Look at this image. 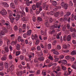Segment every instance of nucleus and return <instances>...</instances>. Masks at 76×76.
<instances>
[{
    "instance_id": "1",
    "label": "nucleus",
    "mask_w": 76,
    "mask_h": 76,
    "mask_svg": "<svg viewBox=\"0 0 76 76\" xmlns=\"http://www.w3.org/2000/svg\"><path fill=\"white\" fill-rule=\"evenodd\" d=\"M2 31L0 33V38H1L3 37L2 36L4 35V33H6L7 32L6 28L4 27H2Z\"/></svg>"
},
{
    "instance_id": "2",
    "label": "nucleus",
    "mask_w": 76,
    "mask_h": 76,
    "mask_svg": "<svg viewBox=\"0 0 76 76\" xmlns=\"http://www.w3.org/2000/svg\"><path fill=\"white\" fill-rule=\"evenodd\" d=\"M61 6L62 7H64V9L66 10L67 9V7H68V5L66 4H65L64 2H62L61 4Z\"/></svg>"
},
{
    "instance_id": "3",
    "label": "nucleus",
    "mask_w": 76,
    "mask_h": 76,
    "mask_svg": "<svg viewBox=\"0 0 76 76\" xmlns=\"http://www.w3.org/2000/svg\"><path fill=\"white\" fill-rule=\"evenodd\" d=\"M9 18L11 22L12 23L14 22V20L15 19V18L13 17L12 14L9 15Z\"/></svg>"
},
{
    "instance_id": "4",
    "label": "nucleus",
    "mask_w": 76,
    "mask_h": 76,
    "mask_svg": "<svg viewBox=\"0 0 76 76\" xmlns=\"http://www.w3.org/2000/svg\"><path fill=\"white\" fill-rule=\"evenodd\" d=\"M15 69V66L12 64H10L9 69L10 72H12Z\"/></svg>"
},
{
    "instance_id": "5",
    "label": "nucleus",
    "mask_w": 76,
    "mask_h": 76,
    "mask_svg": "<svg viewBox=\"0 0 76 76\" xmlns=\"http://www.w3.org/2000/svg\"><path fill=\"white\" fill-rule=\"evenodd\" d=\"M0 13L3 15L5 16L7 15V11L5 10H2V11H0Z\"/></svg>"
},
{
    "instance_id": "6",
    "label": "nucleus",
    "mask_w": 76,
    "mask_h": 76,
    "mask_svg": "<svg viewBox=\"0 0 76 76\" xmlns=\"http://www.w3.org/2000/svg\"><path fill=\"white\" fill-rule=\"evenodd\" d=\"M26 3L27 6H30V4H32V1H29V0H27Z\"/></svg>"
},
{
    "instance_id": "7",
    "label": "nucleus",
    "mask_w": 76,
    "mask_h": 76,
    "mask_svg": "<svg viewBox=\"0 0 76 76\" xmlns=\"http://www.w3.org/2000/svg\"><path fill=\"white\" fill-rule=\"evenodd\" d=\"M7 59V55H5L3 56L1 58V60L2 61H5V60H6Z\"/></svg>"
},
{
    "instance_id": "8",
    "label": "nucleus",
    "mask_w": 76,
    "mask_h": 76,
    "mask_svg": "<svg viewBox=\"0 0 76 76\" xmlns=\"http://www.w3.org/2000/svg\"><path fill=\"white\" fill-rule=\"evenodd\" d=\"M50 2L52 3L53 6H56L57 4V1H50Z\"/></svg>"
},
{
    "instance_id": "9",
    "label": "nucleus",
    "mask_w": 76,
    "mask_h": 76,
    "mask_svg": "<svg viewBox=\"0 0 76 76\" xmlns=\"http://www.w3.org/2000/svg\"><path fill=\"white\" fill-rule=\"evenodd\" d=\"M37 38H38V36L36 34H35L34 36V34L31 35V38L33 40H34L35 39H37Z\"/></svg>"
},
{
    "instance_id": "10",
    "label": "nucleus",
    "mask_w": 76,
    "mask_h": 76,
    "mask_svg": "<svg viewBox=\"0 0 76 76\" xmlns=\"http://www.w3.org/2000/svg\"><path fill=\"white\" fill-rule=\"evenodd\" d=\"M16 49L18 51H19L20 49V45L19 44H17L16 46Z\"/></svg>"
},
{
    "instance_id": "11",
    "label": "nucleus",
    "mask_w": 76,
    "mask_h": 76,
    "mask_svg": "<svg viewBox=\"0 0 76 76\" xmlns=\"http://www.w3.org/2000/svg\"><path fill=\"white\" fill-rule=\"evenodd\" d=\"M53 29H54V28H60V26H61L59 25H58L57 24L53 26Z\"/></svg>"
},
{
    "instance_id": "12",
    "label": "nucleus",
    "mask_w": 76,
    "mask_h": 76,
    "mask_svg": "<svg viewBox=\"0 0 76 76\" xmlns=\"http://www.w3.org/2000/svg\"><path fill=\"white\" fill-rule=\"evenodd\" d=\"M32 32V30H29L27 32V34L28 36H30L31 35V33Z\"/></svg>"
},
{
    "instance_id": "13",
    "label": "nucleus",
    "mask_w": 76,
    "mask_h": 76,
    "mask_svg": "<svg viewBox=\"0 0 76 76\" xmlns=\"http://www.w3.org/2000/svg\"><path fill=\"white\" fill-rule=\"evenodd\" d=\"M4 66L5 69H7L9 68V63L5 62L4 64Z\"/></svg>"
},
{
    "instance_id": "14",
    "label": "nucleus",
    "mask_w": 76,
    "mask_h": 76,
    "mask_svg": "<svg viewBox=\"0 0 76 76\" xmlns=\"http://www.w3.org/2000/svg\"><path fill=\"white\" fill-rule=\"evenodd\" d=\"M41 3L40 2H38L36 4V6L37 8H39L41 7Z\"/></svg>"
},
{
    "instance_id": "15",
    "label": "nucleus",
    "mask_w": 76,
    "mask_h": 76,
    "mask_svg": "<svg viewBox=\"0 0 76 76\" xmlns=\"http://www.w3.org/2000/svg\"><path fill=\"white\" fill-rule=\"evenodd\" d=\"M10 7L12 9H15V5L13 3H11L10 4Z\"/></svg>"
},
{
    "instance_id": "16",
    "label": "nucleus",
    "mask_w": 76,
    "mask_h": 76,
    "mask_svg": "<svg viewBox=\"0 0 76 76\" xmlns=\"http://www.w3.org/2000/svg\"><path fill=\"white\" fill-rule=\"evenodd\" d=\"M20 18V15H17L15 18L16 20L18 21Z\"/></svg>"
},
{
    "instance_id": "17",
    "label": "nucleus",
    "mask_w": 76,
    "mask_h": 76,
    "mask_svg": "<svg viewBox=\"0 0 76 76\" xmlns=\"http://www.w3.org/2000/svg\"><path fill=\"white\" fill-rule=\"evenodd\" d=\"M60 15V12H57L54 14V16L55 18H57Z\"/></svg>"
},
{
    "instance_id": "18",
    "label": "nucleus",
    "mask_w": 76,
    "mask_h": 76,
    "mask_svg": "<svg viewBox=\"0 0 76 76\" xmlns=\"http://www.w3.org/2000/svg\"><path fill=\"white\" fill-rule=\"evenodd\" d=\"M38 59L39 61H42L43 60H44V57H40L38 58Z\"/></svg>"
},
{
    "instance_id": "19",
    "label": "nucleus",
    "mask_w": 76,
    "mask_h": 76,
    "mask_svg": "<svg viewBox=\"0 0 76 76\" xmlns=\"http://www.w3.org/2000/svg\"><path fill=\"white\" fill-rule=\"evenodd\" d=\"M53 51H53V53L54 54H55L56 55H58L59 54V53L57 51H55V50H53Z\"/></svg>"
},
{
    "instance_id": "20",
    "label": "nucleus",
    "mask_w": 76,
    "mask_h": 76,
    "mask_svg": "<svg viewBox=\"0 0 76 76\" xmlns=\"http://www.w3.org/2000/svg\"><path fill=\"white\" fill-rule=\"evenodd\" d=\"M19 13L21 14V16H23V15H25V13L23 11H19Z\"/></svg>"
},
{
    "instance_id": "21",
    "label": "nucleus",
    "mask_w": 76,
    "mask_h": 76,
    "mask_svg": "<svg viewBox=\"0 0 76 76\" xmlns=\"http://www.w3.org/2000/svg\"><path fill=\"white\" fill-rule=\"evenodd\" d=\"M67 41H70L71 40V36L70 35H68L67 38Z\"/></svg>"
},
{
    "instance_id": "22",
    "label": "nucleus",
    "mask_w": 76,
    "mask_h": 76,
    "mask_svg": "<svg viewBox=\"0 0 76 76\" xmlns=\"http://www.w3.org/2000/svg\"><path fill=\"white\" fill-rule=\"evenodd\" d=\"M37 8V6L36 5L34 4L32 6V9L33 10H36V8Z\"/></svg>"
},
{
    "instance_id": "23",
    "label": "nucleus",
    "mask_w": 76,
    "mask_h": 76,
    "mask_svg": "<svg viewBox=\"0 0 76 76\" xmlns=\"http://www.w3.org/2000/svg\"><path fill=\"white\" fill-rule=\"evenodd\" d=\"M45 25L46 27H47V28H48L49 27V23L47 21L45 23Z\"/></svg>"
},
{
    "instance_id": "24",
    "label": "nucleus",
    "mask_w": 76,
    "mask_h": 76,
    "mask_svg": "<svg viewBox=\"0 0 76 76\" xmlns=\"http://www.w3.org/2000/svg\"><path fill=\"white\" fill-rule=\"evenodd\" d=\"M48 48L49 50L51 48V43H49L48 45Z\"/></svg>"
},
{
    "instance_id": "25",
    "label": "nucleus",
    "mask_w": 76,
    "mask_h": 76,
    "mask_svg": "<svg viewBox=\"0 0 76 76\" xmlns=\"http://www.w3.org/2000/svg\"><path fill=\"white\" fill-rule=\"evenodd\" d=\"M67 61L66 60H62V63L63 64H67Z\"/></svg>"
},
{
    "instance_id": "26",
    "label": "nucleus",
    "mask_w": 76,
    "mask_h": 76,
    "mask_svg": "<svg viewBox=\"0 0 76 76\" xmlns=\"http://www.w3.org/2000/svg\"><path fill=\"white\" fill-rule=\"evenodd\" d=\"M61 66L62 67V69H63V70H66V67L65 66H63V64H62L61 65Z\"/></svg>"
},
{
    "instance_id": "27",
    "label": "nucleus",
    "mask_w": 76,
    "mask_h": 76,
    "mask_svg": "<svg viewBox=\"0 0 76 76\" xmlns=\"http://www.w3.org/2000/svg\"><path fill=\"white\" fill-rule=\"evenodd\" d=\"M4 7H9V5L8 4L5 2L4 3Z\"/></svg>"
},
{
    "instance_id": "28",
    "label": "nucleus",
    "mask_w": 76,
    "mask_h": 76,
    "mask_svg": "<svg viewBox=\"0 0 76 76\" xmlns=\"http://www.w3.org/2000/svg\"><path fill=\"white\" fill-rule=\"evenodd\" d=\"M71 55H75L76 54V51L74 50L71 53Z\"/></svg>"
},
{
    "instance_id": "29",
    "label": "nucleus",
    "mask_w": 76,
    "mask_h": 76,
    "mask_svg": "<svg viewBox=\"0 0 76 76\" xmlns=\"http://www.w3.org/2000/svg\"><path fill=\"white\" fill-rule=\"evenodd\" d=\"M68 18H69V16H68V15H65L64 16V19L65 20H67V19H68Z\"/></svg>"
},
{
    "instance_id": "30",
    "label": "nucleus",
    "mask_w": 76,
    "mask_h": 76,
    "mask_svg": "<svg viewBox=\"0 0 76 76\" xmlns=\"http://www.w3.org/2000/svg\"><path fill=\"white\" fill-rule=\"evenodd\" d=\"M20 58L21 60H23L24 59V56L23 55H20Z\"/></svg>"
},
{
    "instance_id": "31",
    "label": "nucleus",
    "mask_w": 76,
    "mask_h": 76,
    "mask_svg": "<svg viewBox=\"0 0 76 76\" xmlns=\"http://www.w3.org/2000/svg\"><path fill=\"white\" fill-rule=\"evenodd\" d=\"M60 35H61V33H59L57 34V39H60Z\"/></svg>"
},
{
    "instance_id": "32",
    "label": "nucleus",
    "mask_w": 76,
    "mask_h": 76,
    "mask_svg": "<svg viewBox=\"0 0 76 76\" xmlns=\"http://www.w3.org/2000/svg\"><path fill=\"white\" fill-rule=\"evenodd\" d=\"M34 63H38V59L37 58H34Z\"/></svg>"
},
{
    "instance_id": "33",
    "label": "nucleus",
    "mask_w": 76,
    "mask_h": 76,
    "mask_svg": "<svg viewBox=\"0 0 76 76\" xmlns=\"http://www.w3.org/2000/svg\"><path fill=\"white\" fill-rule=\"evenodd\" d=\"M22 28L23 29H26V24H23Z\"/></svg>"
},
{
    "instance_id": "34",
    "label": "nucleus",
    "mask_w": 76,
    "mask_h": 76,
    "mask_svg": "<svg viewBox=\"0 0 76 76\" xmlns=\"http://www.w3.org/2000/svg\"><path fill=\"white\" fill-rule=\"evenodd\" d=\"M5 50L7 53H8L9 52V50H8V47H5L4 48Z\"/></svg>"
},
{
    "instance_id": "35",
    "label": "nucleus",
    "mask_w": 76,
    "mask_h": 76,
    "mask_svg": "<svg viewBox=\"0 0 76 76\" xmlns=\"http://www.w3.org/2000/svg\"><path fill=\"white\" fill-rule=\"evenodd\" d=\"M53 64H55V65H56V64H57L56 63H55L53 64L52 63H50L48 65L49 67H51V66H52Z\"/></svg>"
},
{
    "instance_id": "36",
    "label": "nucleus",
    "mask_w": 76,
    "mask_h": 76,
    "mask_svg": "<svg viewBox=\"0 0 76 76\" xmlns=\"http://www.w3.org/2000/svg\"><path fill=\"white\" fill-rule=\"evenodd\" d=\"M64 57V56L63 55H61L59 56V58L60 60H61V59H63Z\"/></svg>"
},
{
    "instance_id": "37",
    "label": "nucleus",
    "mask_w": 76,
    "mask_h": 76,
    "mask_svg": "<svg viewBox=\"0 0 76 76\" xmlns=\"http://www.w3.org/2000/svg\"><path fill=\"white\" fill-rule=\"evenodd\" d=\"M37 51H40L41 50V47L39 46H38L37 47Z\"/></svg>"
},
{
    "instance_id": "38",
    "label": "nucleus",
    "mask_w": 76,
    "mask_h": 76,
    "mask_svg": "<svg viewBox=\"0 0 76 76\" xmlns=\"http://www.w3.org/2000/svg\"><path fill=\"white\" fill-rule=\"evenodd\" d=\"M56 43H57V41L56 40H54L53 42L52 43V45H55L56 44Z\"/></svg>"
},
{
    "instance_id": "39",
    "label": "nucleus",
    "mask_w": 76,
    "mask_h": 76,
    "mask_svg": "<svg viewBox=\"0 0 76 76\" xmlns=\"http://www.w3.org/2000/svg\"><path fill=\"white\" fill-rule=\"evenodd\" d=\"M54 14V11H52L50 12V15H53Z\"/></svg>"
},
{
    "instance_id": "40",
    "label": "nucleus",
    "mask_w": 76,
    "mask_h": 76,
    "mask_svg": "<svg viewBox=\"0 0 76 76\" xmlns=\"http://www.w3.org/2000/svg\"><path fill=\"white\" fill-rule=\"evenodd\" d=\"M68 71L69 72V74H69V75H70V74H71V73L72 72V71H69V70H71V69H70V67H69L68 68Z\"/></svg>"
},
{
    "instance_id": "41",
    "label": "nucleus",
    "mask_w": 76,
    "mask_h": 76,
    "mask_svg": "<svg viewBox=\"0 0 76 76\" xmlns=\"http://www.w3.org/2000/svg\"><path fill=\"white\" fill-rule=\"evenodd\" d=\"M32 20L33 22H35L36 21V17L35 16L33 17Z\"/></svg>"
},
{
    "instance_id": "42",
    "label": "nucleus",
    "mask_w": 76,
    "mask_h": 76,
    "mask_svg": "<svg viewBox=\"0 0 76 76\" xmlns=\"http://www.w3.org/2000/svg\"><path fill=\"white\" fill-rule=\"evenodd\" d=\"M72 36L73 38H76V34L75 33H73L72 34Z\"/></svg>"
},
{
    "instance_id": "43",
    "label": "nucleus",
    "mask_w": 76,
    "mask_h": 76,
    "mask_svg": "<svg viewBox=\"0 0 76 76\" xmlns=\"http://www.w3.org/2000/svg\"><path fill=\"white\" fill-rule=\"evenodd\" d=\"M14 29L15 31H17L18 30V26H14Z\"/></svg>"
},
{
    "instance_id": "44",
    "label": "nucleus",
    "mask_w": 76,
    "mask_h": 76,
    "mask_svg": "<svg viewBox=\"0 0 76 76\" xmlns=\"http://www.w3.org/2000/svg\"><path fill=\"white\" fill-rule=\"evenodd\" d=\"M59 60V58H55V59L54 60V61L55 62H57Z\"/></svg>"
},
{
    "instance_id": "45",
    "label": "nucleus",
    "mask_w": 76,
    "mask_h": 76,
    "mask_svg": "<svg viewBox=\"0 0 76 76\" xmlns=\"http://www.w3.org/2000/svg\"><path fill=\"white\" fill-rule=\"evenodd\" d=\"M8 12L9 15H11L12 14V12L10 10H8Z\"/></svg>"
},
{
    "instance_id": "46",
    "label": "nucleus",
    "mask_w": 76,
    "mask_h": 76,
    "mask_svg": "<svg viewBox=\"0 0 76 76\" xmlns=\"http://www.w3.org/2000/svg\"><path fill=\"white\" fill-rule=\"evenodd\" d=\"M20 54V51H17L16 52V56H19Z\"/></svg>"
},
{
    "instance_id": "47",
    "label": "nucleus",
    "mask_w": 76,
    "mask_h": 76,
    "mask_svg": "<svg viewBox=\"0 0 76 76\" xmlns=\"http://www.w3.org/2000/svg\"><path fill=\"white\" fill-rule=\"evenodd\" d=\"M57 69H56V71H57L58 72L60 71V66H58Z\"/></svg>"
},
{
    "instance_id": "48",
    "label": "nucleus",
    "mask_w": 76,
    "mask_h": 76,
    "mask_svg": "<svg viewBox=\"0 0 76 76\" xmlns=\"http://www.w3.org/2000/svg\"><path fill=\"white\" fill-rule=\"evenodd\" d=\"M69 29L70 32H72L73 31V28L72 27L69 28Z\"/></svg>"
},
{
    "instance_id": "49",
    "label": "nucleus",
    "mask_w": 76,
    "mask_h": 76,
    "mask_svg": "<svg viewBox=\"0 0 76 76\" xmlns=\"http://www.w3.org/2000/svg\"><path fill=\"white\" fill-rule=\"evenodd\" d=\"M72 42L73 44H76V40L73 39L72 40Z\"/></svg>"
},
{
    "instance_id": "50",
    "label": "nucleus",
    "mask_w": 76,
    "mask_h": 76,
    "mask_svg": "<svg viewBox=\"0 0 76 76\" xmlns=\"http://www.w3.org/2000/svg\"><path fill=\"white\" fill-rule=\"evenodd\" d=\"M27 35H27V34L25 33L23 35V37L24 38H26Z\"/></svg>"
},
{
    "instance_id": "51",
    "label": "nucleus",
    "mask_w": 76,
    "mask_h": 76,
    "mask_svg": "<svg viewBox=\"0 0 76 76\" xmlns=\"http://www.w3.org/2000/svg\"><path fill=\"white\" fill-rule=\"evenodd\" d=\"M57 48L58 50H60L61 49V47H60V45H58L57 46Z\"/></svg>"
},
{
    "instance_id": "52",
    "label": "nucleus",
    "mask_w": 76,
    "mask_h": 76,
    "mask_svg": "<svg viewBox=\"0 0 76 76\" xmlns=\"http://www.w3.org/2000/svg\"><path fill=\"white\" fill-rule=\"evenodd\" d=\"M48 58L50 60H53V56H49L48 57Z\"/></svg>"
},
{
    "instance_id": "53",
    "label": "nucleus",
    "mask_w": 76,
    "mask_h": 76,
    "mask_svg": "<svg viewBox=\"0 0 76 76\" xmlns=\"http://www.w3.org/2000/svg\"><path fill=\"white\" fill-rule=\"evenodd\" d=\"M74 65H74H72V68H73V69H76V65Z\"/></svg>"
},
{
    "instance_id": "54",
    "label": "nucleus",
    "mask_w": 76,
    "mask_h": 76,
    "mask_svg": "<svg viewBox=\"0 0 76 76\" xmlns=\"http://www.w3.org/2000/svg\"><path fill=\"white\" fill-rule=\"evenodd\" d=\"M36 50V48L35 47H33L31 48V50L32 51H34Z\"/></svg>"
},
{
    "instance_id": "55",
    "label": "nucleus",
    "mask_w": 76,
    "mask_h": 76,
    "mask_svg": "<svg viewBox=\"0 0 76 76\" xmlns=\"http://www.w3.org/2000/svg\"><path fill=\"white\" fill-rule=\"evenodd\" d=\"M67 38V37L66 36H64V41H66V38Z\"/></svg>"
},
{
    "instance_id": "56",
    "label": "nucleus",
    "mask_w": 76,
    "mask_h": 76,
    "mask_svg": "<svg viewBox=\"0 0 76 76\" xmlns=\"http://www.w3.org/2000/svg\"><path fill=\"white\" fill-rule=\"evenodd\" d=\"M71 15V13H70V12H67L66 13V15H67V16H70V15Z\"/></svg>"
},
{
    "instance_id": "57",
    "label": "nucleus",
    "mask_w": 76,
    "mask_h": 76,
    "mask_svg": "<svg viewBox=\"0 0 76 76\" xmlns=\"http://www.w3.org/2000/svg\"><path fill=\"white\" fill-rule=\"evenodd\" d=\"M25 9L26 12H29V9L27 7H26Z\"/></svg>"
},
{
    "instance_id": "58",
    "label": "nucleus",
    "mask_w": 76,
    "mask_h": 76,
    "mask_svg": "<svg viewBox=\"0 0 76 76\" xmlns=\"http://www.w3.org/2000/svg\"><path fill=\"white\" fill-rule=\"evenodd\" d=\"M2 44H3V41H2V40L0 39V46L2 45Z\"/></svg>"
},
{
    "instance_id": "59",
    "label": "nucleus",
    "mask_w": 76,
    "mask_h": 76,
    "mask_svg": "<svg viewBox=\"0 0 76 76\" xmlns=\"http://www.w3.org/2000/svg\"><path fill=\"white\" fill-rule=\"evenodd\" d=\"M42 73L43 75H44L43 76H45L47 75V74H46V72H42Z\"/></svg>"
},
{
    "instance_id": "60",
    "label": "nucleus",
    "mask_w": 76,
    "mask_h": 76,
    "mask_svg": "<svg viewBox=\"0 0 76 76\" xmlns=\"http://www.w3.org/2000/svg\"><path fill=\"white\" fill-rule=\"evenodd\" d=\"M17 75L18 76H22V75L20 74V73H19V72H18L17 73Z\"/></svg>"
},
{
    "instance_id": "61",
    "label": "nucleus",
    "mask_w": 76,
    "mask_h": 76,
    "mask_svg": "<svg viewBox=\"0 0 76 76\" xmlns=\"http://www.w3.org/2000/svg\"><path fill=\"white\" fill-rule=\"evenodd\" d=\"M75 59V58L74 57H72L70 58V60L72 61H73Z\"/></svg>"
},
{
    "instance_id": "62",
    "label": "nucleus",
    "mask_w": 76,
    "mask_h": 76,
    "mask_svg": "<svg viewBox=\"0 0 76 76\" xmlns=\"http://www.w3.org/2000/svg\"><path fill=\"white\" fill-rule=\"evenodd\" d=\"M38 20H39V21H42V19H41V18H40V17H39L38 18Z\"/></svg>"
},
{
    "instance_id": "63",
    "label": "nucleus",
    "mask_w": 76,
    "mask_h": 76,
    "mask_svg": "<svg viewBox=\"0 0 76 76\" xmlns=\"http://www.w3.org/2000/svg\"><path fill=\"white\" fill-rule=\"evenodd\" d=\"M55 32V30H53L52 31H50V34H54Z\"/></svg>"
},
{
    "instance_id": "64",
    "label": "nucleus",
    "mask_w": 76,
    "mask_h": 76,
    "mask_svg": "<svg viewBox=\"0 0 76 76\" xmlns=\"http://www.w3.org/2000/svg\"><path fill=\"white\" fill-rule=\"evenodd\" d=\"M69 5H70V6H73V3L72 2V1H70L69 2Z\"/></svg>"
}]
</instances>
